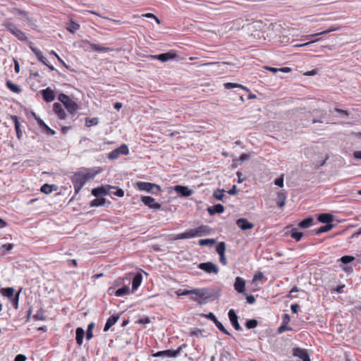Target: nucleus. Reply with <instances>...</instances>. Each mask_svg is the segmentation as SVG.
Listing matches in <instances>:
<instances>
[{
  "label": "nucleus",
  "mask_w": 361,
  "mask_h": 361,
  "mask_svg": "<svg viewBox=\"0 0 361 361\" xmlns=\"http://www.w3.org/2000/svg\"><path fill=\"white\" fill-rule=\"evenodd\" d=\"M176 295L178 296L195 295L200 298H203L205 297V291L204 289H200V288H195L192 290H182L180 289L178 291H176Z\"/></svg>",
  "instance_id": "6"
},
{
  "label": "nucleus",
  "mask_w": 361,
  "mask_h": 361,
  "mask_svg": "<svg viewBox=\"0 0 361 361\" xmlns=\"http://www.w3.org/2000/svg\"><path fill=\"white\" fill-rule=\"evenodd\" d=\"M207 210L209 214L211 215H214L215 214H221L224 211V207L221 204H217L213 207H209Z\"/></svg>",
  "instance_id": "24"
},
{
  "label": "nucleus",
  "mask_w": 361,
  "mask_h": 361,
  "mask_svg": "<svg viewBox=\"0 0 361 361\" xmlns=\"http://www.w3.org/2000/svg\"><path fill=\"white\" fill-rule=\"evenodd\" d=\"M206 231V226H200L193 229H188L185 231V235L187 238H192L197 236H201Z\"/></svg>",
  "instance_id": "9"
},
{
  "label": "nucleus",
  "mask_w": 361,
  "mask_h": 361,
  "mask_svg": "<svg viewBox=\"0 0 361 361\" xmlns=\"http://www.w3.org/2000/svg\"><path fill=\"white\" fill-rule=\"evenodd\" d=\"M27 357L23 354H18L16 356L14 361H26Z\"/></svg>",
  "instance_id": "58"
},
{
  "label": "nucleus",
  "mask_w": 361,
  "mask_h": 361,
  "mask_svg": "<svg viewBox=\"0 0 361 361\" xmlns=\"http://www.w3.org/2000/svg\"><path fill=\"white\" fill-rule=\"evenodd\" d=\"M108 293L109 295H114L116 297H121L123 295H128L130 293V288L128 286H125L115 290L114 287H111L109 288Z\"/></svg>",
  "instance_id": "13"
},
{
  "label": "nucleus",
  "mask_w": 361,
  "mask_h": 361,
  "mask_svg": "<svg viewBox=\"0 0 361 361\" xmlns=\"http://www.w3.org/2000/svg\"><path fill=\"white\" fill-rule=\"evenodd\" d=\"M274 184L279 186L283 187V177L281 176L280 178H278L274 180Z\"/></svg>",
  "instance_id": "57"
},
{
  "label": "nucleus",
  "mask_w": 361,
  "mask_h": 361,
  "mask_svg": "<svg viewBox=\"0 0 361 361\" xmlns=\"http://www.w3.org/2000/svg\"><path fill=\"white\" fill-rule=\"evenodd\" d=\"M216 252L220 255H224L225 254V251H226V244L224 242H220L216 247Z\"/></svg>",
  "instance_id": "41"
},
{
  "label": "nucleus",
  "mask_w": 361,
  "mask_h": 361,
  "mask_svg": "<svg viewBox=\"0 0 361 361\" xmlns=\"http://www.w3.org/2000/svg\"><path fill=\"white\" fill-rule=\"evenodd\" d=\"M354 259L355 258L353 256L345 255L340 259V261L343 264H348L353 262Z\"/></svg>",
  "instance_id": "49"
},
{
  "label": "nucleus",
  "mask_w": 361,
  "mask_h": 361,
  "mask_svg": "<svg viewBox=\"0 0 361 361\" xmlns=\"http://www.w3.org/2000/svg\"><path fill=\"white\" fill-rule=\"evenodd\" d=\"M119 154L118 152V151L116 149L111 151L109 154V158L111 159H116L119 157Z\"/></svg>",
  "instance_id": "52"
},
{
  "label": "nucleus",
  "mask_w": 361,
  "mask_h": 361,
  "mask_svg": "<svg viewBox=\"0 0 361 361\" xmlns=\"http://www.w3.org/2000/svg\"><path fill=\"white\" fill-rule=\"evenodd\" d=\"M186 238H186L185 232L176 234L173 238H171V239L173 240H182V239H186Z\"/></svg>",
  "instance_id": "53"
},
{
  "label": "nucleus",
  "mask_w": 361,
  "mask_h": 361,
  "mask_svg": "<svg viewBox=\"0 0 361 361\" xmlns=\"http://www.w3.org/2000/svg\"><path fill=\"white\" fill-rule=\"evenodd\" d=\"M10 12H11L12 13L18 14L20 16H22L24 18H27V16H28L27 12H26L25 11L21 10V9H19V8H16L11 9Z\"/></svg>",
  "instance_id": "43"
},
{
  "label": "nucleus",
  "mask_w": 361,
  "mask_h": 361,
  "mask_svg": "<svg viewBox=\"0 0 361 361\" xmlns=\"http://www.w3.org/2000/svg\"><path fill=\"white\" fill-rule=\"evenodd\" d=\"M214 240L213 239H201L199 241V245L201 246L207 245H212L214 243Z\"/></svg>",
  "instance_id": "50"
},
{
  "label": "nucleus",
  "mask_w": 361,
  "mask_h": 361,
  "mask_svg": "<svg viewBox=\"0 0 361 361\" xmlns=\"http://www.w3.org/2000/svg\"><path fill=\"white\" fill-rule=\"evenodd\" d=\"M293 355L299 357L302 361H311L310 356L305 349L301 348H295L293 349Z\"/></svg>",
  "instance_id": "12"
},
{
  "label": "nucleus",
  "mask_w": 361,
  "mask_h": 361,
  "mask_svg": "<svg viewBox=\"0 0 361 361\" xmlns=\"http://www.w3.org/2000/svg\"><path fill=\"white\" fill-rule=\"evenodd\" d=\"M118 314H114L109 317L105 324L104 331H107L112 326H114L118 322Z\"/></svg>",
  "instance_id": "21"
},
{
  "label": "nucleus",
  "mask_w": 361,
  "mask_h": 361,
  "mask_svg": "<svg viewBox=\"0 0 361 361\" xmlns=\"http://www.w3.org/2000/svg\"><path fill=\"white\" fill-rule=\"evenodd\" d=\"M234 288L240 293H244L245 290V281L243 278L237 276L234 283Z\"/></svg>",
  "instance_id": "20"
},
{
  "label": "nucleus",
  "mask_w": 361,
  "mask_h": 361,
  "mask_svg": "<svg viewBox=\"0 0 361 361\" xmlns=\"http://www.w3.org/2000/svg\"><path fill=\"white\" fill-rule=\"evenodd\" d=\"M87 46L90 47L92 50L98 52H107L114 51V49L111 47H102L100 44L92 43L87 39H82L79 42V47L86 49Z\"/></svg>",
  "instance_id": "4"
},
{
  "label": "nucleus",
  "mask_w": 361,
  "mask_h": 361,
  "mask_svg": "<svg viewBox=\"0 0 361 361\" xmlns=\"http://www.w3.org/2000/svg\"><path fill=\"white\" fill-rule=\"evenodd\" d=\"M142 16L145 17V18H153V19H154L157 24H160L161 23V20L153 13H147L142 14Z\"/></svg>",
  "instance_id": "51"
},
{
  "label": "nucleus",
  "mask_w": 361,
  "mask_h": 361,
  "mask_svg": "<svg viewBox=\"0 0 361 361\" xmlns=\"http://www.w3.org/2000/svg\"><path fill=\"white\" fill-rule=\"evenodd\" d=\"M116 150L118 151L119 155H128L129 154L128 147L126 144L121 145L119 147L116 148Z\"/></svg>",
  "instance_id": "39"
},
{
  "label": "nucleus",
  "mask_w": 361,
  "mask_h": 361,
  "mask_svg": "<svg viewBox=\"0 0 361 361\" xmlns=\"http://www.w3.org/2000/svg\"><path fill=\"white\" fill-rule=\"evenodd\" d=\"M111 188H114V187L111 185L98 187L92 189V194L95 197H98L100 195H107L109 193V189Z\"/></svg>",
  "instance_id": "17"
},
{
  "label": "nucleus",
  "mask_w": 361,
  "mask_h": 361,
  "mask_svg": "<svg viewBox=\"0 0 361 361\" xmlns=\"http://www.w3.org/2000/svg\"><path fill=\"white\" fill-rule=\"evenodd\" d=\"M66 28L68 32L74 33L78 30H79L80 25L73 20H71L70 23L67 24Z\"/></svg>",
  "instance_id": "35"
},
{
  "label": "nucleus",
  "mask_w": 361,
  "mask_h": 361,
  "mask_svg": "<svg viewBox=\"0 0 361 361\" xmlns=\"http://www.w3.org/2000/svg\"><path fill=\"white\" fill-rule=\"evenodd\" d=\"M98 123V118H85V126L87 127H90L92 126H96Z\"/></svg>",
  "instance_id": "45"
},
{
  "label": "nucleus",
  "mask_w": 361,
  "mask_h": 361,
  "mask_svg": "<svg viewBox=\"0 0 361 361\" xmlns=\"http://www.w3.org/2000/svg\"><path fill=\"white\" fill-rule=\"evenodd\" d=\"M13 244L12 243H7L2 245V248L6 251H10L13 248Z\"/></svg>",
  "instance_id": "60"
},
{
  "label": "nucleus",
  "mask_w": 361,
  "mask_h": 361,
  "mask_svg": "<svg viewBox=\"0 0 361 361\" xmlns=\"http://www.w3.org/2000/svg\"><path fill=\"white\" fill-rule=\"evenodd\" d=\"M6 86L12 92H14V93H16V94H20L22 92V89L18 85L12 82L9 80H8L6 82Z\"/></svg>",
  "instance_id": "27"
},
{
  "label": "nucleus",
  "mask_w": 361,
  "mask_h": 361,
  "mask_svg": "<svg viewBox=\"0 0 361 361\" xmlns=\"http://www.w3.org/2000/svg\"><path fill=\"white\" fill-rule=\"evenodd\" d=\"M53 111L60 120H65L67 118V114L60 103L56 102L53 104Z\"/></svg>",
  "instance_id": "10"
},
{
  "label": "nucleus",
  "mask_w": 361,
  "mask_h": 361,
  "mask_svg": "<svg viewBox=\"0 0 361 361\" xmlns=\"http://www.w3.org/2000/svg\"><path fill=\"white\" fill-rule=\"evenodd\" d=\"M185 344L180 345L176 350H167V357H177L183 349L185 347Z\"/></svg>",
  "instance_id": "31"
},
{
  "label": "nucleus",
  "mask_w": 361,
  "mask_h": 361,
  "mask_svg": "<svg viewBox=\"0 0 361 361\" xmlns=\"http://www.w3.org/2000/svg\"><path fill=\"white\" fill-rule=\"evenodd\" d=\"M149 57L152 59H158L162 62H165L169 60L176 59L178 56L176 51L171 50L170 51L159 55H151Z\"/></svg>",
  "instance_id": "7"
},
{
  "label": "nucleus",
  "mask_w": 361,
  "mask_h": 361,
  "mask_svg": "<svg viewBox=\"0 0 361 361\" xmlns=\"http://www.w3.org/2000/svg\"><path fill=\"white\" fill-rule=\"evenodd\" d=\"M54 185L44 184L40 189V191L44 194H50L53 191Z\"/></svg>",
  "instance_id": "38"
},
{
  "label": "nucleus",
  "mask_w": 361,
  "mask_h": 361,
  "mask_svg": "<svg viewBox=\"0 0 361 361\" xmlns=\"http://www.w3.org/2000/svg\"><path fill=\"white\" fill-rule=\"evenodd\" d=\"M292 329L287 326V324H283L279 328V333H283L285 331H291Z\"/></svg>",
  "instance_id": "55"
},
{
  "label": "nucleus",
  "mask_w": 361,
  "mask_h": 361,
  "mask_svg": "<svg viewBox=\"0 0 361 361\" xmlns=\"http://www.w3.org/2000/svg\"><path fill=\"white\" fill-rule=\"evenodd\" d=\"M106 202V200L104 197L96 198L91 201L90 205L92 207H99L104 205Z\"/></svg>",
  "instance_id": "37"
},
{
  "label": "nucleus",
  "mask_w": 361,
  "mask_h": 361,
  "mask_svg": "<svg viewBox=\"0 0 361 361\" xmlns=\"http://www.w3.org/2000/svg\"><path fill=\"white\" fill-rule=\"evenodd\" d=\"M286 201V195L283 192H279L277 193V196L276 197L275 202L279 207L282 209L285 204Z\"/></svg>",
  "instance_id": "22"
},
{
  "label": "nucleus",
  "mask_w": 361,
  "mask_h": 361,
  "mask_svg": "<svg viewBox=\"0 0 361 361\" xmlns=\"http://www.w3.org/2000/svg\"><path fill=\"white\" fill-rule=\"evenodd\" d=\"M142 280V274L140 273L136 274V275L133 277L132 281V288L133 290L137 289V288L140 286Z\"/></svg>",
  "instance_id": "28"
},
{
  "label": "nucleus",
  "mask_w": 361,
  "mask_h": 361,
  "mask_svg": "<svg viewBox=\"0 0 361 361\" xmlns=\"http://www.w3.org/2000/svg\"><path fill=\"white\" fill-rule=\"evenodd\" d=\"M75 334H76V336H75L76 343L78 345H81L83 342L85 331L82 328L78 327L76 329Z\"/></svg>",
  "instance_id": "30"
},
{
  "label": "nucleus",
  "mask_w": 361,
  "mask_h": 361,
  "mask_svg": "<svg viewBox=\"0 0 361 361\" xmlns=\"http://www.w3.org/2000/svg\"><path fill=\"white\" fill-rule=\"evenodd\" d=\"M224 190L217 189L213 193L214 197L217 200H221L224 197Z\"/></svg>",
  "instance_id": "47"
},
{
  "label": "nucleus",
  "mask_w": 361,
  "mask_h": 361,
  "mask_svg": "<svg viewBox=\"0 0 361 361\" xmlns=\"http://www.w3.org/2000/svg\"><path fill=\"white\" fill-rule=\"evenodd\" d=\"M114 195H115L119 197H122L124 196V191H123V190L118 188L116 190V192H114Z\"/></svg>",
  "instance_id": "61"
},
{
  "label": "nucleus",
  "mask_w": 361,
  "mask_h": 361,
  "mask_svg": "<svg viewBox=\"0 0 361 361\" xmlns=\"http://www.w3.org/2000/svg\"><path fill=\"white\" fill-rule=\"evenodd\" d=\"M173 189L177 193L180 195L182 197H189L192 193V190H190L188 187L183 186V185H176V186H174Z\"/></svg>",
  "instance_id": "19"
},
{
  "label": "nucleus",
  "mask_w": 361,
  "mask_h": 361,
  "mask_svg": "<svg viewBox=\"0 0 361 361\" xmlns=\"http://www.w3.org/2000/svg\"><path fill=\"white\" fill-rule=\"evenodd\" d=\"M20 291H18L12 298V304L13 307L17 310L18 308Z\"/></svg>",
  "instance_id": "48"
},
{
  "label": "nucleus",
  "mask_w": 361,
  "mask_h": 361,
  "mask_svg": "<svg viewBox=\"0 0 361 361\" xmlns=\"http://www.w3.org/2000/svg\"><path fill=\"white\" fill-rule=\"evenodd\" d=\"M303 235L302 232L298 231L296 228H293L291 230L290 236L293 239H295L297 242L300 241Z\"/></svg>",
  "instance_id": "36"
},
{
  "label": "nucleus",
  "mask_w": 361,
  "mask_h": 361,
  "mask_svg": "<svg viewBox=\"0 0 361 361\" xmlns=\"http://www.w3.org/2000/svg\"><path fill=\"white\" fill-rule=\"evenodd\" d=\"M313 224V218L312 217H307L302 221H301L298 226L302 228H307L310 227Z\"/></svg>",
  "instance_id": "34"
},
{
  "label": "nucleus",
  "mask_w": 361,
  "mask_h": 361,
  "mask_svg": "<svg viewBox=\"0 0 361 361\" xmlns=\"http://www.w3.org/2000/svg\"><path fill=\"white\" fill-rule=\"evenodd\" d=\"M206 318H207L208 319L212 321L214 323L217 322V318L216 317V316L214 315V313L212 312H209L207 314H204V315Z\"/></svg>",
  "instance_id": "54"
},
{
  "label": "nucleus",
  "mask_w": 361,
  "mask_h": 361,
  "mask_svg": "<svg viewBox=\"0 0 361 361\" xmlns=\"http://www.w3.org/2000/svg\"><path fill=\"white\" fill-rule=\"evenodd\" d=\"M94 324L93 322H91L90 324H88L87 332H86V338L87 340H90L92 338V337H93L92 329H94Z\"/></svg>",
  "instance_id": "40"
},
{
  "label": "nucleus",
  "mask_w": 361,
  "mask_h": 361,
  "mask_svg": "<svg viewBox=\"0 0 361 361\" xmlns=\"http://www.w3.org/2000/svg\"><path fill=\"white\" fill-rule=\"evenodd\" d=\"M334 111L338 114L348 116L349 115L348 112L346 110H343L341 109L336 108Z\"/></svg>",
  "instance_id": "62"
},
{
  "label": "nucleus",
  "mask_w": 361,
  "mask_h": 361,
  "mask_svg": "<svg viewBox=\"0 0 361 361\" xmlns=\"http://www.w3.org/2000/svg\"><path fill=\"white\" fill-rule=\"evenodd\" d=\"M99 173V170L93 168H80L71 177L74 187L75 194H78L82 187L89 181L93 180Z\"/></svg>",
  "instance_id": "1"
},
{
  "label": "nucleus",
  "mask_w": 361,
  "mask_h": 361,
  "mask_svg": "<svg viewBox=\"0 0 361 361\" xmlns=\"http://www.w3.org/2000/svg\"><path fill=\"white\" fill-rule=\"evenodd\" d=\"M153 357H162V356H166L167 357V350H161L159 351L154 353H152V355Z\"/></svg>",
  "instance_id": "56"
},
{
  "label": "nucleus",
  "mask_w": 361,
  "mask_h": 361,
  "mask_svg": "<svg viewBox=\"0 0 361 361\" xmlns=\"http://www.w3.org/2000/svg\"><path fill=\"white\" fill-rule=\"evenodd\" d=\"M246 300L249 304H253L255 302V298L252 295H247Z\"/></svg>",
  "instance_id": "64"
},
{
  "label": "nucleus",
  "mask_w": 361,
  "mask_h": 361,
  "mask_svg": "<svg viewBox=\"0 0 361 361\" xmlns=\"http://www.w3.org/2000/svg\"><path fill=\"white\" fill-rule=\"evenodd\" d=\"M257 324L258 322L256 319H249L246 322L245 326L249 329H254L257 326Z\"/></svg>",
  "instance_id": "46"
},
{
  "label": "nucleus",
  "mask_w": 361,
  "mask_h": 361,
  "mask_svg": "<svg viewBox=\"0 0 361 361\" xmlns=\"http://www.w3.org/2000/svg\"><path fill=\"white\" fill-rule=\"evenodd\" d=\"M0 293L4 297L12 298L14 296V288L11 287L1 288Z\"/></svg>",
  "instance_id": "33"
},
{
  "label": "nucleus",
  "mask_w": 361,
  "mask_h": 361,
  "mask_svg": "<svg viewBox=\"0 0 361 361\" xmlns=\"http://www.w3.org/2000/svg\"><path fill=\"white\" fill-rule=\"evenodd\" d=\"M149 322H150V319L147 317L140 318L137 322V323L142 324H149Z\"/></svg>",
  "instance_id": "59"
},
{
  "label": "nucleus",
  "mask_w": 361,
  "mask_h": 361,
  "mask_svg": "<svg viewBox=\"0 0 361 361\" xmlns=\"http://www.w3.org/2000/svg\"><path fill=\"white\" fill-rule=\"evenodd\" d=\"M142 202L151 209H159L161 205L155 201V199L150 196H143L141 198Z\"/></svg>",
  "instance_id": "11"
},
{
  "label": "nucleus",
  "mask_w": 361,
  "mask_h": 361,
  "mask_svg": "<svg viewBox=\"0 0 361 361\" xmlns=\"http://www.w3.org/2000/svg\"><path fill=\"white\" fill-rule=\"evenodd\" d=\"M344 287H345V285L338 286L335 289L331 290V293H340L343 291V289Z\"/></svg>",
  "instance_id": "63"
},
{
  "label": "nucleus",
  "mask_w": 361,
  "mask_h": 361,
  "mask_svg": "<svg viewBox=\"0 0 361 361\" xmlns=\"http://www.w3.org/2000/svg\"><path fill=\"white\" fill-rule=\"evenodd\" d=\"M228 315L229 320H230L232 326H233V328L237 331L240 330L241 327L238 323V316H237L235 310L233 309H231L228 311Z\"/></svg>",
  "instance_id": "15"
},
{
  "label": "nucleus",
  "mask_w": 361,
  "mask_h": 361,
  "mask_svg": "<svg viewBox=\"0 0 361 361\" xmlns=\"http://www.w3.org/2000/svg\"><path fill=\"white\" fill-rule=\"evenodd\" d=\"M236 225L243 231L252 229L254 228V224L249 222L246 219L240 218L236 221Z\"/></svg>",
  "instance_id": "18"
},
{
  "label": "nucleus",
  "mask_w": 361,
  "mask_h": 361,
  "mask_svg": "<svg viewBox=\"0 0 361 361\" xmlns=\"http://www.w3.org/2000/svg\"><path fill=\"white\" fill-rule=\"evenodd\" d=\"M4 26L19 40L23 42L27 40V38L25 33L23 32L21 30L18 29L13 23L6 22L4 24Z\"/></svg>",
  "instance_id": "5"
},
{
  "label": "nucleus",
  "mask_w": 361,
  "mask_h": 361,
  "mask_svg": "<svg viewBox=\"0 0 361 361\" xmlns=\"http://www.w3.org/2000/svg\"><path fill=\"white\" fill-rule=\"evenodd\" d=\"M11 118H12V120L14 122L15 130H16V136H17L18 140H21L22 137H23V132H22V130L20 129V123L18 121V116H13Z\"/></svg>",
  "instance_id": "25"
},
{
  "label": "nucleus",
  "mask_w": 361,
  "mask_h": 361,
  "mask_svg": "<svg viewBox=\"0 0 361 361\" xmlns=\"http://www.w3.org/2000/svg\"><path fill=\"white\" fill-rule=\"evenodd\" d=\"M198 268L208 274H218L219 268L212 262H204L198 264Z\"/></svg>",
  "instance_id": "8"
},
{
  "label": "nucleus",
  "mask_w": 361,
  "mask_h": 361,
  "mask_svg": "<svg viewBox=\"0 0 361 361\" xmlns=\"http://www.w3.org/2000/svg\"><path fill=\"white\" fill-rule=\"evenodd\" d=\"M332 228H333L332 224H326L325 226H322L317 230L316 233L320 234L322 233L327 232V231H330Z\"/></svg>",
  "instance_id": "42"
},
{
  "label": "nucleus",
  "mask_w": 361,
  "mask_h": 361,
  "mask_svg": "<svg viewBox=\"0 0 361 361\" xmlns=\"http://www.w3.org/2000/svg\"><path fill=\"white\" fill-rule=\"evenodd\" d=\"M37 124L42 128L49 135H54L55 131L50 128L40 118L36 117Z\"/></svg>",
  "instance_id": "26"
},
{
  "label": "nucleus",
  "mask_w": 361,
  "mask_h": 361,
  "mask_svg": "<svg viewBox=\"0 0 361 361\" xmlns=\"http://www.w3.org/2000/svg\"><path fill=\"white\" fill-rule=\"evenodd\" d=\"M43 99L46 102H51L55 99V93L54 90H52L50 87H47L44 90H41L40 92Z\"/></svg>",
  "instance_id": "14"
},
{
  "label": "nucleus",
  "mask_w": 361,
  "mask_h": 361,
  "mask_svg": "<svg viewBox=\"0 0 361 361\" xmlns=\"http://www.w3.org/2000/svg\"><path fill=\"white\" fill-rule=\"evenodd\" d=\"M29 47L37 59L43 64L47 66L46 59L43 56L42 52L38 48L35 47L32 42L29 43Z\"/></svg>",
  "instance_id": "16"
},
{
  "label": "nucleus",
  "mask_w": 361,
  "mask_h": 361,
  "mask_svg": "<svg viewBox=\"0 0 361 361\" xmlns=\"http://www.w3.org/2000/svg\"><path fill=\"white\" fill-rule=\"evenodd\" d=\"M136 188L139 190L147 191L153 194H158L161 191L159 185L149 182L138 181L136 183Z\"/></svg>",
  "instance_id": "3"
},
{
  "label": "nucleus",
  "mask_w": 361,
  "mask_h": 361,
  "mask_svg": "<svg viewBox=\"0 0 361 361\" xmlns=\"http://www.w3.org/2000/svg\"><path fill=\"white\" fill-rule=\"evenodd\" d=\"M338 30V27H336V26L333 25V26H331L329 28H328L326 30H324V31H322L320 32H317V33H315V34L309 35L306 36V38L309 39V38L312 37H316V36H319V35H326V34H328L329 32H334V31H336Z\"/></svg>",
  "instance_id": "32"
},
{
  "label": "nucleus",
  "mask_w": 361,
  "mask_h": 361,
  "mask_svg": "<svg viewBox=\"0 0 361 361\" xmlns=\"http://www.w3.org/2000/svg\"><path fill=\"white\" fill-rule=\"evenodd\" d=\"M214 324L219 329L220 331H221L223 334L230 336V333L228 331V330L224 326V325L219 321L214 322Z\"/></svg>",
  "instance_id": "44"
},
{
  "label": "nucleus",
  "mask_w": 361,
  "mask_h": 361,
  "mask_svg": "<svg viewBox=\"0 0 361 361\" xmlns=\"http://www.w3.org/2000/svg\"><path fill=\"white\" fill-rule=\"evenodd\" d=\"M224 86L226 89L227 90H230V89H232V88H240L241 90H243L246 92H250V90L243 85H240V84H238V83H233V82H226V83H224Z\"/></svg>",
  "instance_id": "29"
},
{
  "label": "nucleus",
  "mask_w": 361,
  "mask_h": 361,
  "mask_svg": "<svg viewBox=\"0 0 361 361\" xmlns=\"http://www.w3.org/2000/svg\"><path fill=\"white\" fill-rule=\"evenodd\" d=\"M334 220V216L331 214L324 213L321 214L318 216V221L321 223H324L326 224H331Z\"/></svg>",
  "instance_id": "23"
},
{
  "label": "nucleus",
  "mask_w": 361,
  "mask_h": 361,
  "mask_svg": "<svg viewBox=\"0 0 361 361\" xmlns=\"http://www.w3.org/2000/svg\"><path fill=\"white\" fill-rule=\"evenodd\" d=\"M58 99L63 104L68 112L71 114H75L79 109L78 104L64 93L59 94Z\"/></svg>",
  "instance_id": "2"
}]
</instances>
